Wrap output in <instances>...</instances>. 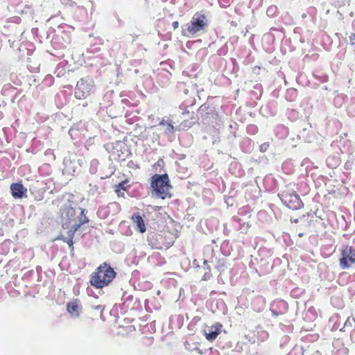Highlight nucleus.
Masks as SVG:
<instances>
[{
    "instance_id": "nucleus-1",
    "label": "nucleus",
    "mask_w": 355,
    "mask_h": 355,
    "mask_svg": "<svg viewBox=\"0 0 355 355\" xmlns=\"http://www.w3.org/2000/svg\"><path fill=\"white\" fill-rule=\"evenodd\" d=\"M116 272L106 262H104L96 268L91 276L90 284L96 288H103L107 286L114 279Z\"/></svg>"
},
{
    "instance_id": "nucleus-2",
    "label": "nucleus",
    "mask_w": 355,
    "mask_h": 355,
    "mask_svg": "<svg viewBox=\"0 0 355 355\" xmlns=\"http://www.w3.org/2000/svg\"><path fill=\"white\" fill-rule=\"evenodd\" d=\"M151 187L157 196L162 199L170 198L172 195L170 193L171 186L167 174H155L152 177Z\"/></svg>"
},
{
    "instance_id": "nucleus-3",
    "label": "nucleus",
    "mask_w": 355,
    "mask_h": 355,
    "mask_svg": "<svg viewBox=\"0 0 355 355\" xmlns=\"http://www.w3.org/2000/svg\"><path fill=\"white\" fill-rule=\"evenodd\" d=\"M80 212L78 216L76 214V210L71 205H67L62 207L61 218L63 222V225L69 226L77 223L83 220L85 218H87L85 214V209H80Z\"/></svg>"
},
{
    "instance_id": "nucleus-4",
    "label": "nucleus",
    "mask_w": 355,
    "mask_h": 355,
    "mask_svg": "<svg viewBox=\"0 0 355 355\" xmlns=\"http://www.w3.org/2000/svg\"><path fill=\"white\" fill-rule=\"evenodd\" d=\"M94 87L92 78L87 77L81 78L75 88V97L78 99H85L88 97Z\"/></svg>"
},
{
    "instance_id": "nucleus-5",
    "label": "nucleus",
    "mask_w": 355,
    "mask_h": 355,
    "mask_svg": "<svg viewBox=\"0 0 355 355\" xmlns=\"http://www.w3.org/2000/svg\"><path fill=\"white\" fill-rule=\"evenodd\" d=\"M207 26V21L205 15L197 12L188 24L187 31L191 35H195L198 32L205 30Z\"/></svg>"
},
{
    "instance_id": "nucleus-6",
    "label": "nucleus",
    "mask_w": 355,
    "mask_h": 355,
    "mask_svg": "<svg viewBox=\"0 0 355 355\" xmlns=\"http://www.w3.org/2000/svg\"><path fill=\"white\" fill-rule=\"evenodd\" d=\"M282 202L289 209L296 210L303 207V202L295 192H282L280 195Z\"/></svg>"
},
{
    "instance_id": "nucleus-7",
    "label": "nucleus",
    "mask_w": 355,
    "mask_h": 355,
    "mask_svg": "<svg viewBox=\"0 0 355 355\" xmlns=\"http://www.w3.org/2000/svg\"><path fill=\"white\" fill-rule=\"evenodd\" d=\"M89 222L88 218H85L83 220L78 222L77 223L71 225V228L67 232V236L60 235L58 237V239L62 240L66 242L69 247L73 250V239L75 233L80 229V227Z\"/></svg>"
},
{
    "instance_id": "nucleus-8",
    "label": "nucleus",
    "mask_w": 355,
    "mask_h": 355,
    "mask_svg": "<svg viewBox=\"0 0 355 355\" xmlns=\"http://www.w3.org/2000/svg\"><path fill=\"white\" fill-rule=\"evenodd\" d=\"M355 261L354 254L352 248L345 246L342 250L341 257L340 258V264L343 269H345L352 266Z\"/></svg>"
},
{
    "instance_id": "nucleus-9",
    "label": "nucleus",
    "mask_w": 355,
    "mask_h": 355,
    "mask_svg": "<svg viewBox=\"0 0 355 355\" xmlns=\"http://www.w3.org/2000/svg\"><path fill=\"white\" fill-rule=\"evenodd\" d=\"M10 191L12 196L17 199L26 196L27 189L21 182H17L10 184Z\"/></svg>"
},
{
    "instance_id": "nucleus-10",
    "label": "nucleus",
    "mask_w": 355,
    "mask_h": 355,
    "mask_svg": "<svg viewBox=\"0 0 355 355\" xmlns=\"http://www.w3.org/2000/svg\"><path fill=\"white\" fill-rule=\"evenodd\" d=\"M131 220L136 226V230L139 233L144 234L146 231L144 218L139 212L134 213L131 216Z\"/></svg>"
},
{
    "instance_id": "nucleus-11",
    "label": "nucleus",
    "mask_w": 355,
    "mask_h": 355,
    "mask_svg": "<svg viewBox=\"0 0 355 355\" xmlns=\"http://www.w3.org/2000/svg\"><path fill=\"white\" fill-rule=\"evenodd\" d=\"M222 327L223 325L219 322H216L214 325L211 326L209 332H205V334L206 339L210 342L216 340L220 334Z\"/></svg>"
},
{
    "instance_id": "nucleus-12",
    "label": "nucleus",
    "mask_w": 355,
    "mask_h": 355,
    "mask_svg": "<svg viewBox=\"0 0 355 355\" xmlns=\"http://www.w3.org/2000/svg\"><path fill=\"white\" fill-rule=\"evenodd\" d=\"M67 311L73 316H78L79 315V305L78 303V300H73L69 302L67 304Z\"/></svg>"
},
{
    "instance_id": "nucleus-13",
    "label": "nucleus",
    "mask_w": 355,
    "mask_h": 355,
    "mask_svg": "<svg viewBox=\"0 0 355 355\" xmlns=\"http://www.w3.org/2000/svg\"><path fill=\"white\" fill-rule=\"evenodd\" d=\"M129 180L125 179V180L121 182L118 184L114 187V191L116 193L118 197H124V193L121 192V190L125 191L126 187L125 184L128 183Z\"/></svg>"
},
{
    "instance_id": "nucleus-14",
    "label": "nucleus",
    "mask_w": 355,
    "mask_h": 355,
    "mask_svg": "<svg viewBox=\"0 0 355 355\" xmlns=\"http://www.w3.org/2000/svg\"><path fill=\"white\" fill-rule=\"evenodd\" d=\"M160 125H165L166 126L165 130L169 133H173L175 130V128H174L171 121H164V120H162L160 122Z\"/></svg>"
},
{
    "instance_id": "nucleus-15",
    "label": "nucleus",
    "mask_w": 355,
    "mask_h": 355,
    "mask_svg": "<svg viewBox=\"0 0 355 355\" xmlns=\"http://www.w3.org/2000/svg\"><path fill=\"white\" fill-rule=\"evenodd\" d=\"M153 340H154V339L153 337L145 336L142 338V343L144 345L150 346L153 344Z\"/></svg>"
},
{
    "instance_id": "nucleus-16",
    "label": "nucleus",
    "mask_w": 355,
    "mask_h": 355,
    "mask_svg": "<svg viewBox=\"0 0 355 355\" xmlns=\"http://www.w3.org/2000/svg\"><path fill=\"white\" fill-rule=\"evenodd\" d=\"M128 167L132 169H139V164L135 162L134 161L130 160L128 163Z\"/></svg>"
},
{
    "instance_id": "nucleus-17",
    "label": "nucleus",
    "mask_w": 355,
    "mask_h": 355,
    "mask_svg": "<svg viewBox=\"0 0 355 355\" xmlns=\"http://www.w3.org/2000/svg\"><path fill=\"white\" fill-rule=\"evenodd\" d=\"M270 147V143L269 142H265L260 145L259 150L261 152H266L268 150Z\"/></svg>"
},
{
    "instance_id": "nucleus-18",
    "label": "nucleus",
    "mask_w": 355,
    "mask_h": 355,
    "mask_svg": "<svg viewBox=\"0 0 355 355\" xmlns=\"http://www.w3.org/2000/svg\"><path fill=\"white\" fill-rule=\"evenodd\" d=\"M172 27L174 30L177 29L179 27V22L178 21H173L172 23Z\"/></svg>"
},
{
    "instance_id": "nucleus-19",
    "label": "nucleus",
    "mask_w": 355,
    "mask_h": 355,
    "mask_svg": "<svg viewBox=\"0 0 355 355\" xmlns=\"http://www.w3.org/2000/svg\"><path fill=\"white\" fill-rule=\"evenodd\" d=\"M278 304H279L280 306H284V307H286L287 306V304L286 302L283 301V300H280V301H278L277 302Z\"/></svg>"
},
{
    "instance_id": "nucleus-20",
    "label": "nucleus",
    "mask_w": 355,
    "mask_h": 355,
    "mask_svg": "<svg viewBox=\"0 0 355 355\" xmlns=\"http://www.w3.org/2000/svg\"><path fill=\"white\" fill-rule=\"evenodd\" d=\"M95 309L99 310L101 312L103 311V308L101 305H98L94 307Z\"/></svg>"
},
{
    "instance_id": "nucleus-21",
    "label": "nucleus",
    "mask_w": 355,
    "mask_h": 355,
    "mask_svg": "<svg viewBox=\"0 0 355 355\" xmlns=\"http://www.w3.org/2000/svg\"><path fill=\"white\" fill-rule=\"evenodd\" d=\"M155 248L157 249H161L162 246L161 245L155 244Z\"/></svg>"
},
{
    "instance_id": "nucleus-22",
    "label": "nucleus",
    "mask_w": 355,
    "mask_h": 355,
    "mask_svg": "<svg viewBox=\"0 0 355 355\" xmlns=\"http://www.w3.org/2000/svg\"><path fill=\"white\" fill-rule=\"evenodd\" d=\"M273 8L276 9V7H272V6H271V7H270V8L268 9V11H267V12H268L270 10H272Z\"/></svg>"
},
{
    "instance_id": "nucleus-23",
    "label": "nucleus",
    "mask_w": 355,
    "mask_h": 355,
    "mask_svg": "<svg viewBox=\"0 0 355 355\" xmlns=\"http://www.w3.org/2000/svg\"><path fill=\"white\" fill-rule=\"evenodd\" d=\"M182 123H181L178 128H177L178 130H180L182 129Z\"/></svg>"
},
{
    "instance_id": "nucleus-24",
    "label": "nucleus",
    "mask_w": 355,
    "mask_h": 355,
    "mask_svg": "<svg viewBox=\"0 0 355 355\" xmlns=\"http://www.w3.org/2000/svg\"><path fill=\"white\" fill-rule=\"evenodd\" d=\"M293 222H294V223H297V222H298V219H295V220H293Z\"/></svg>"
},
{
    "instance_id": "nucleus-25",
    "label": "nucleus",
    "mask_w": 355,
    "mask_h": 355,
    "mask_svg": "<svg viewBox=\"0 0 355 355\" xmlns=\"http://www.w3.org/2000/svg\"><path fill=\"white\" fill-rule=\"evenodd\" d=\"M186 112L189 113V111L184 112L183 114H185Z\"/></svg>"
}]
</instances>
